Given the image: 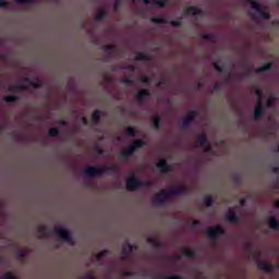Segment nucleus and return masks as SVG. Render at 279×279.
<instances>
[{"instance_id":"obj_8","label":"nucleus","mask_w":279,"mask_h":279,"mask_svg":"<svg viewBox=\"0 0 279 279\" xmlns=\"http://www.w3.org/2000/svg\"><path fill=\"white\" fill-rule=\"evenodd\" d=\"M141 186V182L134 174L130 175L126 180V187L129 191H134V189H138Z\"/></svg>"},{"instance_id":"obj_31","label":"nucleus","mask_w":279,"mask_h":279,"mask_svg":"<svg viewBox=\"0 0 279 279\" xmlns=\"http://www.w3.org/2000/svg\"><path fill=\"white\" fill-rule=\"evenodd\" d=\"M104 14H105V13H104V10H99L98 13H97V15H96V20H97V21H101V19H104Z\"/></svg>"},{"instance_id":"obj_32","label":"nucleus","mask_w":279,"mask_h":279,"mask_svg":"<svg viewBox=\"0 0 279 279\" xmlns=\"http://www.w3.org/2000/svg\"><path fill=\"white\" fill-rule=\"evenodd\" d=\"M134 132H135V130H134V128H132V126H129V128L126 129V134H129V136H134Z\"/></svg>"},{"instance_id":"obj_29","label":"nucleus","mask_w":279,"mask_h":279,"mask_svg":"<svg viewBox=\"0 0 279 279\" xmlns=\"http://www.w3.org/2000/svg\"><path fill=\"white\" fill-rule=\"evenodd\" d=\"M136 60H147V56L145 54V52H140L136 56Z\"/></svg>"},{"instance_id":"obj_36","label":"nucleus","mask_w":279,"mask_h":279,"mask_svg":"<svg viewBox=\"0 0 279 279\" xmlns=\"http://www.w3.org/2000/svg\"><path fill=\"white\" fill-rule=\"evenodd\" d=\"M17 3H32L34 0H15Z\"/></svg>"},{"instance_id":"obj_19","label":"nucleus","mask_w":279,"mask_h":279,"mask_svg":"<svg viewBox=\"0 0 279 279\" xmlns=\"http://www.w3.org/2000/svg\"><path fill=\"white\" fill-rule=\"evenodd\" d=\"M148 243H150V245H153L154 247H158V245H160V240H158V236L156 235H150L148 238Z\"/></svg>"},{"instance_id":"obj_34","label":"nucleus","mask_w":279,"mask_h":279,"mask_svg":"<svg viewBox=\"0 0 279 279\" xmlns=\"http://www.w3.org/2000/svg\"><path fill=\"white\" fill-rule=\"evenodd\" d=\"M197 223H199V221L193 219V220H190L189 226H191L192 228H195V226H197Z\"/></svg>"},{"instance_id":"obj_16","label":"nucleus","mask_w":279,"mask_h":279,"mask_svg":"<svg viewBox=\"0 0 279 279\" xmlns=\"http://www.w3.org/2000/svg\"><path fill=\"white\" fill-rule=\"evenodd\" d=\"M144 3H148L149 5H158L159 8L165 7V0H144Z\"/></svg>"},{"instance_id":"obj_2","label":"nucleus","mask_w":279,"mask_h":279,"mask_svg":"<svg viewBox=\"0 0 279 279\" xmlns=\"http://www.w3.org/2000/svg\"><path fill=\"white\" fill-rule=\"evenodd\" d=\"M247 3L255 11V19H269L267 8L258 0H248Z\"/></svg>"},{"instance_id":"obj_25","label":"nucleus","mask_w":279,"mask_h":279,"mask_svg":"<svg viewBox=\"0 0 279 279\" xmlns=\"http://www.w3.org/2000/svg\"><path fill=\"white\" fill-rule=\"evenodd\" d=\"M108 254H109V252L108 251H101L100 253H98L97 255H96V258H97V260H101V258H106V256H108Z\"/></svg>"},{"instance_id":"obj_10","label":"nucleus","mask_w":279,"mask_h":279,"mask_svg":"<svg viewBox=\"0 0 279 279\" xmlns=\"http://www.w3.org/2000/svg\"><path fill=\"white\" fill-rule=\"evenodd\" d=\"M198 145L205 149V151H210V144L206 141V135L201 134L197 138Z\"/></svg>"},{"instance_id":"obj_27","label":"nucleus","mask_w":279,"mask_h":279,"mask_svg":"<svg viewBox=\"0 0 279 279\" xmlns=\"http://www.w3.org/2000/svg\"><path fill=\"white\" fill-rule=\"evenodd\" d=\"M214 66L218 71H222V69H223V64L221 63V61H215Z\"/></svg>"},{"instance_id":"obj_38","label":"nucleus","mask_w":279,"mask_h":279,"mask_svg":"<svg viewBox=\"0 0 279 279\" xmlns=\"http://www.w3.org/2000/svg\"><path fill=\"white\" fill-rule=\"evenodd\" d=\"M5 5H7V2L3 1V0H1V1H0V8H5Z\"/></svg>"},{"instance_id":"obj_37","label":"nucleus","mask_w":279,"mask_h":279,"mask_svg":"<svg viewBox=\"0 0 279 279\" xmlns=\"http://www.w3.org/2000/svg\"><path fill=\"white\" fill-rule=\"evenodd\" d=\"M85 278H86V279H92V278H95V275H94L93 272H87V274L85 275Z\"/></svg>"},{"instance_id":"obj_7","label":"nucleus","mask_w":279,"mask_h":279,"mask_svg":"<svg viewBox=\"0 0 279 279\" xmlns=\"http://www.w3.org/2000/svg\"><path fill=\"white\" fill-rule=\"evenodd\" d=\"M207 234L209 239H213V241H215L217 236H221V234H223V228H221L220 226L210 227L207 229Z\"/></svg>"},{"instance_id":"obj_30","label":"nucleus","mask_w":279,"mask_h":279,"mask_svg":"<svg viewBox=\"0 0 279 279\" xmlns=\"http://www.w3.org/2000/svg\"><path fill=\"white\" fill-rule=\"evenodd\" d=\"M153 23H158V24H162L165 23V19L158 16V17H154L153 19Z\"/></svg>"},{"instance_id":"obj_28","label":"nucleus","mask_w":279,"mask_h":279,"mask_svg":"<svg viewBox=\"0 0 279 279\" xmlns=\"http://www.w3.org/2000/svg\"><path fill=\"white\" fill-rule=\"evenodd\" d=\"M5 101H8L9 104H12V101H16V97L13 96V95H9V96H5Z\"/></svg>"},{"instance_id":"obj_3","label":"nucleus","mask_w":279,"mask_h":279,"mask_svg":"<svg viewBox=\"0 0 279 279\" xmlns=\"http://www.w3.org/2000/svg\"><path fill=\"white\" fill-rule=\"evenodd\" d=\"M147 142L145 140H135L128 148L122 150L123 158H128V156H132L136 149H141V147H145Z\"/></svg>"},{"instance_id":"obj_24","label":"nucleus","mask_w":279,"mask_h":279,"mask_svg":"<svg viewBox=\"0 0 279 279\" xmlns=\"http://www.w3.org/2000/svg\"><path fill=\"white\" fill-rule=\"evenodd\" d=\"M270 68H271V62H268L264 66L257 69V71H258V73H263L265 71H269Z\"/></svg>"},{"instance_id":"obj_1","label":"nucleus","mask_w":279,"mask_h":279,"mask_svg":"<svg viewBox=\"0 0 279 279\" xmlns=\"http://www.w3.org/2000/svg\"><path fill=\"white\" fill-rule=\"evenodd\" d=\"M184 193V184L175 185L171 191H161L155 195V204H162L166 199H169L171 195H180Z\"/></svg>"},{"instance_id":"obj_15","label":"nucleus","mask_w":279,"mask_h":279,"mask_svg":"<svg viewBox=\"0 0 279 279\" xmlns=\"http://www.w3.org/2000/svg\"><path fill=\"white\" fill-rule=\"evenodd\" d=\"M226 219L227 221H231L232 223H234V221H238L239 218L236 217V214H234V209H230L227 213Z\"/></svg>"},{"instance_id":"obj_20","label":"nucleus","mask_w":279,"mask_h":279,"mask_svg":"<svg viewBox=\"0 0 279 279\" xmlns=\"http://www.w3.org/2000/svg\"><path fill=\"white\" fill-rule=\"evenodd\" d=\"M133 250H136V246H134V245H132V244H130V243H126V244L123 246L122 252H123V254H124L125 256H128V254H130V252H132Z\"/></svg>"},{"instance_id":"obj_9","label":"nucleus","mask_w":279,"mask_h":279,"mask_svg":"<svg viewBox=\"0 0 279 279\" xmlns=\"http://www.w3.org/2000/svg\"><path fill=\"white\" fill-rule=\"evenodd\" d=\"M184 14L186 16H197V15L202 14V10H199V8H197V7H187L184 10Z\"/></svg>"},{"instance_id":"obj_35","label":"nucleus","mask_w":279,"mask_h":279,"mask_svg":"<svg viewBox=\"0 0 279 279\" xmlns=\"http://www.w3.org/2000/svg\"><path fill=\"white\" fill-rule=\"evenodd\" d=\"M58 135V130L57 129H51L50 130V136H57Z\"/></svg>"},{"instance_id":"obj_23","label":"nucleus","mask_w":279,"mask_h":279,"mask_svg":"<svg viewBox=\"0 0 279 279\" xmlns=\"http://www.w3.org/2000/svg\"><path fill=\"white\" fill-rule=\"evenodd\" d=\"M99 117H101V112L100 111H95L92 116V121L94 123H97L99 121Z\"/></svg>"},{"instance_id":"obj_11","label":"nucleus","mask_w":279,"mask_h":279,"mask_svg":"<svg viewBox=\"0 0 279 279\" xmlns=\"http://www.w3.org/2000/svg\"><path fill=\"white\" fill-rule=\"evenodd\" d=\"M257 267H258V269H262L263 271H271V269H274V267L265 260H258Z\"/></svg>"},{"instance_id":"obj_22","label":"nucleus","mask_w":279,"mask_h":279,"mask_svg":"<svg viewBox=\"0 0 279 279\" xmlns=\"http://www.w3.org/2000/svg\"><path fill=\"white\" fill-rule=\"evenodd\" d=\"M275 101H276V96L269 95V96L267 97L266 106H267L268 108H270V106H274V102H275Z\"/></svg>"},{"instance_id":"obj_14","label":"nucleus","mask_w":279,"mask_h":279,"mask_svg":"<svg viewBox=\"0 0 279 279\" xmlns=\"http://www.w3.org/2000/svg\"><path fill=\"white\" fill-rule=\"evenodd\" d=\"M149 93L147 92V89H142L137 93L136 99L137 101H145V99H147Z\"/></svg>"},{"instance_id":"obj_21","label":"nucleus","mask_w":279,"mask_h":279,"mask_svg":"<svg viewBox=\"0 0 279 279\" xmlns=\"http://www.w3.org/2000/svg\"><path fill=\"white\" fill-rule=\"evenodd\" d=\"M268 223H269V228H271L272 230H278L279 223L278 221H276V219L269 218Z\"/></svg>"},{"instance_id":"obj_13","label":"nucleus","mask_w":279,"mask_h":279,"mask_svg":"<svg viewBox=\"0 0 279 279\" xmlns=\"http://www.w3.org/2000/svg\"><path fill=\"white\" fill-rule=\"evenodd\" d=\"M104 170L101 168L88 167L85 169L87 175H99Z\"/></svg>"},{"instance_id":"obj_39","label":"nucleus","mask_w":279,"mask_h":279,"mask_svg":"<svg viewBox=\"0 0 279 279\" xmlns=\"http://www.w3.org/2000/svg\"><path fill=\"white\" fill-rule=\"evenodd\" d=\"M172 25H174V27H178V25H180V21L172 22Z\"/></svg>"},{"instance_id":"obj_17","label":"nucleus","mask_w":279,"mask_h":279,"mask_svg":"<svg viewBox=\"0 0 279 279\" xmlns=\"http://www.w3.org/2000/svg\"><path fill=\"white\" fill-rule=\"evenodd\" d=\"M157 167L163 172L169 171L170 169L169 165H167V161H165V159H160L157 163Z\"/></svg>"},{"instance_id":"obj_18","label":"nucleus","mask_w":279,"mask_h":279,"mask_svg":"<svg viewBox=\"0 0 279 279\" xmlns=\"http://www.w3.org/2000/svg\"><path fill=\"white\" fill-rule=\"evenodd\" d=\"M182 254L183 256H186V258H193V256H195V251L191 247H184L182 250Z\"/></svg>"},{"instance_id":"obj_4","label":"nucleus","mask_w":279,"mask_h":279,"mask_svg":"<svg viewBox=\"0 0 279 279\" xmlns=\"http://www.w3.org/2000/svg\"><path fill=\"white\" fill-rule=\"evenodd\" d=\"M255 95L257 97V105L254 110V118L258 119L263 114V92L259 87H254Z\"/></svg>"},{"instance_id":"obj_6","label":"nucleus","mask_w":279,"mask_h":279,"mask_svg":"<svg viewBox=\"0 0 279 279\" xmlns=\"http://www.w3.org/2000/svg\"><path fill=\"white\" fill-rule=\"evenodd\" d=\"M27 86H33L34 88H38V86H40V82L25 78L23 85H16L15 87H10V90H14V89L21 90V88H27Z\"/></svg>"},{"instance_id":"obj_5","label":"nucleus","mask_w":279,"mask_h":279,"mask_svg":"<svg viewBox=\"0 0 279 279\" xmlns=\"http://www.w3.org/2000/svg\"><path fill=\"white\" fill-rule=\"evenodd\" d=\"M54 234L58 236V239H60V241H64L65 243H71V234L63 227H60V226L56 227Z\"/></svg>"},{"instance_id":"obj_26","label":"nucleus","mask_w":279,"mask_h":279,"mask_svg":"<svg viewBox=\"0 0 279 279\" xmlns=\"http://www.w3.org/2000/svg\"><path fill=\"white\" fill-rule=\"evenodd\" d=\"M214 202H215V198L213 196H206L205 197V205L213 206Z\"/></svg>"},{"instance_id":"obj_40","label":"nucleus","mask_w":279,"mask_h":279,"mask_svg":"<svg viewBox=\"0 0 279 279\" xmlns=\"http://www.w3.org/2000/svg\"><path fill=\"white\" fill-rule=\"evenodd\" d=\"M168 279H180V277L172 276V277H168Z\"/></svg>"},{"instance_id":"obj_41","label":"nucleus","mask_w":279,"mask_h":279,"mask_svg":"<svg viewBox=\"0 0 279 279\" xmlns=\"http://www.w3.org/2000/svg\"><path fill=\"white\" fill-rule=\"evenodd\" d=\"M142 82H147V76H143Z\"/></svg>"},{"instance_id":"obj_33","label":"nucleus","mask_w":279,"mask_h":279,"mask_svg":"<svg viewBox=\"0 0 279 279\" xmlns=\"http://www.w3.org/2000/svg\"><path fill=\"white\" fill-rule=\"evenodd\" d=\"M153 123H154V126H155V128H158V125H160V119H159L158 117H155V118L153 119Z\"/></svg>"},{"instance_id":"obj_12","label":"nucleus","mask_w":279,"mask_h":279,"mask_svg":"<svg viewBox=\"0 0 279 279\" xmlns=\"http://www.w3.org/2000/svg\"><path fill=\"white\" fill-rule=\"evenodd\" d=\"M197 117V112L190 111L184 118H183V125H189L191 121H193Z\"/></svg>"}]
</instances>
